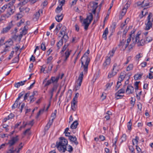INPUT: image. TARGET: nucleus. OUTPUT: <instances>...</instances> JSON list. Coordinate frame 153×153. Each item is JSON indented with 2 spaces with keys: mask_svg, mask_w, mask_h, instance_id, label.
Wrapping results in <instances>:
<instances>
[{
  "mask_svg": "<svg viewBox=\"0 0 153 153\" xmlns=\"http://www.w3.org/2000/svg\"><path fill=\"white\" fill-rule=\"evenodd\" d=\"M59 140V142H56V146L60 152H65L67 150L66 146L68 145V141L63 137H60Z\"/></svg>",
  "mask_w": 153,
  "mask_h": 153,
  "instance_id": "obj_1",
  "label": "nucleus"
},
{
  "mask_svg": "<svg viewBox=\"0 0 153 153\" xmlns=\"http://www.w3.org/2000/svg\"><path fill=\"white\" fill-rule=\"evenodd\" d=\"M115 51V50L113 49L112 51H110L109 53V56L106 57L105 60L103 65V68L104 69H106L110 64L111 61L110 57L113 56Z\"/></svg>",
  "mask_w": 153,
  "mask_h": 153,
  "instance_id": "obj_2",
  "label": "nucleus"
},
{
  "mask_svg": "<svg viewBox=\"0 0 153 153\" xmlns=\"http://www.w3.org/2000/svg\"><path fill=\"white\" fill-rule=\"evenodd\" d=\"M93 19V16L92 13H89V15L87 16L83 21V24L84 25V29L87 30L89 26L91 23Z\"/></svg>",
  "mask_w": 153,
  "mask_h": 153,
  "instance_id": "obj_3",
  "label": "nucleus"
},
{
  "mask_svg": "<svg viewBox=\"0 0 153 153\" xmlns=\"http://www.w3.org/2000/svg\"><path fill=\"white\" fill-rule=\"evenodd\" d=\"M10 3V2L8 4V6L7 9V13L4 14L3 16H4L7 17V18H8L13 14L15 10V6L13 5V4L11 5Z\"/></svg>",
  "mask_w": 153,
  "mask_h": 153,
  "instance_id": "obj_4",
  "label": "nucleus"
},
{
  "mask_svg": "<svg viewBox=\"0 0 153 153\" xmlns=\"http://www.w3.org/2000/svg\"><path fill=\"white\" fill-rule=\"evenodd\" d=\"M119 66L116 63L114 64L113 68L111 73H109L108 76V78H111L117 74L119 70Z\"/></svg>",
  "mask_w": 153,
  "mask_h": 153,
  "instance_id": "obj_5",
  "label": "nucleus"
},
{
  "mask_svg": "<svg viewBox=\"0 0 153 153\" xmlns=\"http://www.w3.org/2000/svg\"><path fill=\"white\" fill-rule=\"evenodd\" d=\"M83 77V72H81L79 75V77L78 80L77 85L75 86L76 91L79 90L81 85L82 82V79Z\"/></svg>",
  "mask_w": 153,
  "mask_h": 153,
  "instance_id": "obj_6",
  "label": "nucleus"
},
{
  "mask_svg": "<svg viewBox=\"0 0 153 153\" xmlns=\"http://www.w3.org/2000/svg\"><path fill=\"white\" fill-rule=\"evenodd\" d=\"M19 140L18 136L17 135L15 137H13L10 140H9L8 142L6 144V145L9 144V147H11L13 146Z\"/></svg>",
  "mask_w": 153,
  "mask_h": 153,
  "instance_id": "obj_7",
  "label": "nucleus"
},
{
  "mask_svg": "<svg viewBox=\"0 0 153 153\" xmlns=\"http://www.w3.org/2000/svg\"><path fill=\"white\" fill-rule=\"evenodd\" d=\"M13 26V25L12 23V21H11L10 23H9L8 26L6 27L3 28L1 32V33H7L9 31L11 27Z\"/></svg>",
  "mask_w": 153,
  "mask_h": 153,
  "instance_id": "obj_8",
  "label": "nucleus"
},
{
  "mask_svg": "<svg viewBox=\"0 0 153 153\" xmlns=\"http://www.w3.org/2000/svg\"><path fill=\"white\" fill-rule=\"evenodd\" d=\"M77 101L75 100L74 98H73L72 101L71 102V109L73 111L76 110L77 108Z\"/></svg>",
  "mask_w": 153,
  "mask_h": 153,
  "instance_id": "obj_9",
  "label": "nucleus"
},
{
  "mask_svg": "<svg viewBox=\"0 0 153 153\" xmlns=\"http://www.w3.org/2000/svg\"><path fill=\"white\" fill-rule=\"evenodd\" d=\"M68 139L71 142L74 143L76 146H77L78 144L77 138L75 136L73 137L72 136L70 135L68 136Z\"/></svg>",
  "mask_w": 153,
  "mask_h": 153,
  "instance_id": "obj_10",
  "label": "nucleus"
},
{
  "mask_svg": "<svg viewBox=\"0 0 153 153\" xmlns=\"http://www.w3.org/2000/svg\"><path fill=\"white\" fill-rule=\"evenodd\" d=\"M134 91L133 87L130 85H128L126 90V92L129 94H132Z\"/></svg>",
  "mask_w": 153,
  "mask_h": 153,
  "instance_id": "obj_11",
  "label": "nucleus"
},
{
  "mask_svg": "<svg viewBox=\"0 0 153 153\" xmlns=\"http://www.w3.org/2000/svg\"><path fill=\"white\" fill-rule=\"evenodd\" d=\"M126 77V73L124 71L122 72L120 74V76H119L118 80L119 82H121Z\"/></svg>",
  "mask_w": 153,
  "mask_h": 153,
  "instance_id": "obj_12",
  "label": "nucleus"
},
{
  "mask_svg": "<svg viewBox=\"0 0 153 153\" xmlns=\"http://www.w3.org/2000/svg\"><path fill=\"white\" fill-rule=\"evenodd\" d=\"M90 62H85L84 65L82 66L83 68V72L85 74H87L88 71V65Z\"/></svg>",
  "mask_w": 153,
  "mask_h": 153,
  "instance_id": "obj_13",
  "label": "nucleus"
},
{
  "mask_svg": "<svg viewBox=\"0 0 153 153\" xmlns=\"http://www.w3.org/2000/svg\"><path fill=\"white\" fill-rule=\"evenodd\" d=\"M59 86V84L58 83H54L53 84V86L51 90L50 91L49 93L50 94H53V93L54 91H56Z\"/></svg>",
  "mask_w": 153,
  "mask_h": 153,
  "instance_id": "obj_14",
  "label": "nucleus"
},
{
  "mask_svg": "<svg viewBox=\"0 0 153 153\" xmlns=\"http://www.w3.org/2000/svg\"><path fill=\"white\" fill-rule=\"evenodd\" d=\"M71 52V50H69V49L68 48L65 53V59L64 60V61L65 62L70 56Z\"/></svg>",
  "mask_w": 153,
  "mask_h": 153,
  "instance_id": "obj_15",
  "label": "nucleus"
},
{
  "mask_svg": "<svg viewBox=\"0 0 153 153\" xmlns=\"http://www.w3.org/2000/svg\"><path fill=\"white\" fill-rule=\"evenodd\" d=\"M146 27L145 30H149L152 27V23L151 22H148L146 24Z\"/></svg>",
  "mask_w": 153,
  "mask_h": 153,
  "instance_id": "obj_16",
  "label": "nucleus"
},
{
  "mask_svg": "<svg viewBox=\"0 0 153 153\" xmlns=\"http://www.w3.org/2000/svg\"><path fill=\"white\" fill-rule=\"evenodd\" d=\"M59 76L55 77H52L51 78V82L53 83H57L59 79Z\"/></svg>",
  "mask_w": 153,
  "mask_h": 153,
  "instance_id": "obj_17",
  "label": "nucleus"
},
{
  "mask_svg": "<svg viewBox=\"0 0 153 153\" xmlns=\"http://www.w3.org/2000/svg\"><path fill=\"white\" fill-rule=\"evenodd\" d=\"M79 123L78 122L77 120L75 121L71 124V128L72 129H76Z\"/></svg>",
  "mask_w": 153,
  "mask_h": 153,
  "instance_id": "obj_18",
  "label": "nucleus"
},
{
  "mask_svg": "<svg viewBox=\"0 0 153 153\" xmlns=\"http://www.w3.org/2000/svg\"><path fill=\"white\" fill-rule=\"evenodd\" d=\"M88 55L86 54V53H85L83 56L81 58V59L84 58L85 60V62H90V58L88 57Z\"/></svg>",
  "mask_w": 153,
  "mask_h": 153,
  "instance_id": "obj_19",
  "label": "nucleus"
},
{
  "mask_svg": "<svg viewBox=\"0 0 153 153\" xmlns=\"http://www.w3.org/2000/svg\"><path fill=\"white\" fill-rule=\"evenodd\" d=\"M142 3H143V7L149 6L152 4V3L149 2V0H144L142 1Z\"/></svg>",
  "mask_w": 153,
  "mask_h": 153,
  "instance_id": "obj_20",
  "label": "nucleus"
},
{
  "mask_svg": "<svg viewBox=\"0 0 153 153\" xmlns=\"http://www.w3.org/2000/svg\"><path fill=\"white\" fill-rule=\"evenodd\" d=\"M30 1V0H23L20 1V2L18 4L19 6L20 5H24L26 4L28 1Z\"/></svg>",
  "mask_w": 153,
  "mask_h": 153,
  "instance_id": "obj_21",
  "label": "nucleus"
},
{
  "mask_svg": "<svg viewBox=\"0 0 153 153\" xmlns=\"http://www.w3.org/2000/svg\"><path fill=\"white\" fill-rule=\"evenodd\" d=\"M63 18V16H62V14L60 15H57L55 17V19L56 21L59 22L62 21Z\"/></svg>",
  "mask_w": 153,
  "mask_h": 153,
  "instance_id": "obj_22",
  "label": "nucleus"
},
{
  "mask_svg": "<svg viewBox=\"0 0 153 153\" xmlns=\"http://www.w3.org/2000/svg\"><path fill=\"white\" fill-rule=\"evenodd\" d=\"M143 74H136L134 76V78L135 80L140 79L142 77Z\"/></svg>",
  "mask_w": 153,
  "mask_h": 153,
  "instance_id": "obj_23",
  "label": "nucleus"
},
{
  "mask_svg": "<svg viewBox=\"0 0 153 153\" xmlns=\"http://www.w3.org/2000/svg\"><path fill=\"white\" fill-rule=\"evenodd\" d=\"M145 43H146V41L144 39H142L139 42H138V46H143L144 45Z\"/></svg>",
  "mask_w": 153,
  "mask_h": 153,
  "instance_id": "obj_24",
  "label": "nucleus"
},
{
  "mask_svg": "<svg viewBox=\"0 0 153 153\" xmlns=\"http://www.w3.org/2000/svg\"><path fill=\"white\" fill-rule=\"evenodd\" d=\"M55 119V118H53L51 120H49V122L48 123L46 126V127L48 128H48L50 127L52 125V124L53 121V120Z\"/></svg>",
  "mask_w": 153,
  "mask_h": 153,
  "instance_id": "obj_25",
  "label": "nucleus"
},
{
  "mask_svg": "<svg viewBox=\"0 0 153 153\" xmlns=\"http://www.w3.org/2000/svg\"><path fill=\"white\" fill-rule=\"evenodd\" d=\"M63 42L62 39H61L57 43L56 46L58 49L60 48V47L63 45Z\"/></svg>",
  "mask_w": 153,
  "mask_h": 153,
  "instance_id": "obj_26",
  "label": "nucleus"
},
{
  "mask_svg": "<svg viewBox=\"0 0 153 153\" xmlns=\"http://www.w3.org/2000/svg\"><path fill=\"white\" fill-rule=\"evenodd\" d=\"M40 10L36 12L35 14H34V18L36 19H38L40 16V13H39Z\"/></svg>",
  "mask_w": 153,
  "mask_h": 153,
  "instance_id": "obj_27",
  "label": "nucleus"
},
{
  "mask_svg": "<svg viewBox=\"0 0 153 153\" xmlns=\"http://www.w3.org/2000/svg\"><path fill=\"white\" fill-rule=\"evenodd\" d=\"M68 39V36L67 33H66L64 34L61 39H62V40L63 39L65 41V42H66Z\"/></svg>",
  "mask_w": 153,
  "mask_h": 153,
  "instance_id": "obj_28",
  "label": "nucleus"
},
{
  "mask_svg": "<svg viewBox=\"0 0 153 153\" xmlns=\"http://www.w3.org/2000/svg\"><path fill=\"white\" fill-rule=\"evenodd\" d=\"M126 42V39H122L120 41V42L118 46H122L123 47L124 46L125 43Z\"/></svg>",
  "mask_w": 153,
  "mask_h": 153,
  "instance_id": "obj_29",
  "label": "nucleus"
},
{
  "mask_svg": "<svg viewBox=\"0 0 153 153\" xmlns=\"http://www.w3.org/2000/svg\"><path fill=\"white\" fill-rule=\"evenodd\" d=\"M18 100H17L15 101V102L12 106V108L13 109H15L17 108L18 106Z\"/></svg>",
  "mask_w": 153,
  "mask_h": 153,
  "instance_id": "obj_30",
  "label": "nucleus"
},
{
  "mask_svg": "<svg viewBox=\"0 0 153 153\" xmlns=\"http://www.w3.org/2000/svg\"><path fill=\"white\" fill-rule=\"evenodd\" d=\"M53 67V65L51 64H49L48 68V69L47 71L46 72L48 73L50 72L51 70Z\"/></svg>",
  "mask_w": 153,
  "mask_h": 153,
  "instance_id": "obj_31",
  "label": "nucleus"
},
{
  "mask_svg": "<svg viewBox=\"0 0 153 153\" xmlns=\"http://www.w3.org/2000/svg\"><path fill=\"white\" fill-rule=\"evenodd\" d=\"M20 53H19L17 56L13 60V62L16 63L18 62L19 60V56Z\"/></svg>",
  "mask_w": 153,
  "mask_h": 153,
  "instance_id": "obj_32",
  "label": "nucleus"
},
{
  "mask_svg": "<svg viewBox=\"0 0 153 153\" xmlns=\"http://www.w3.org/2000/svg\"><path fill=\"white\" fill-rule=\"evenodd\" d=\"M62 10V5L60 6V7L58 6L56 10V12L57 13H59L60 11Z\"/></svg>",
  "mask_w": 153,
  "mask_h": 153,
  "instance_id": "obj_33",
  "label": "nucleus"
},
{
  "mask_svg": "<svg viewBox=\"0 0 153 153\" xmlns=\"http://www.w3.org/2000/svg\"><path fill=\"white\" fill-rule=\"evenodd\" d=\"M15 16L17 20H18L21 18L23 16L20 13H18Z\"/></svg>",
  "mask_w": 153,
  "mask_h": 153,
  "instance_id": "obj_34",
  "label": "nucleus"
},
{
  "mask_svg": "<svg viewBox=\"0 0 153 153\" xmlns=\"http://www.w3.org/2000/svg\"><path fill=\"white\" fill-rule=\"evenodd\" d=\"M133 68V65L131 64H129L126 68V71H130L132 70Z\"/></svg>",
  "mask_w": 153,
  "mask_h": 153,
  "instance_id": "obj_35",
  "label": "nucleus"
},
{
  "mask_svg": "<svg viewBox=\"0 0 153 153\" xmlns=\"http://www.w3.org/2000/svg\"><path fill=\"white\" fill-rule=\"evenodd\" d=\"M125 87H124V88H122L121 89L119 90L116 93H117L116 94H121L122 93H124L125 91Z\"/></svg>",
  "mask_w": 153,
  "mask_h": 153,
  "instance_id": "obj_36",
  "label": "nucleus"
},
{
  "mask_svg": "<svg viewBox=\"0 0 153 153\" xmlns=\"http://www.w3.org/2000/svg\"><path fill=\"white\" fill-rule=\"evenodd\" d=\"M62 27V24L61 23H59L56 26L55 30L59 31L61 27Z\"/></svg>",
  "mask_w": 153,
  "mask_h": 153,
  "instance_id": "obj_37",
  "label": "nucleus"
},
{
  "mask_svg": "<svg viewBox=\"0 0 153 153\" xmlns=\"http://www.w3.org/2000/svg\"><path fill=\"white\" fill-rule=\"evenodd\" d=\"M41 48L43 51H45L46 49V47L45 46V43L42 42L41 45Z\"/></svg>",
  "mask_w": 153,
  "mask_h": 153,
  "instance_id": "obj_38",
  "label": "nucleus"
},
{
  "mask_svg": "<svg viewBox=\"0 0 153 153\" xmlns=\"http://www.w3.org/2000/svg\"><path fill=\"white\" fill-rule=\"evenodd\" d=\"M68 149H67L66 150L68 151L70 153L72 152L73 150V148L72 147V146L70 145H69L68 146Z\"/></svg>",
  "mask_w": 153,
  "mask_h": 153,
  "instance_id": "obj_39",
  "label": "nucleus"
},
{
  "mask_svg": "<svg viewBox=\"0 0 153 153\" xmlns=\"http://www.w3.org/2000/svg\"><path fill=\"white\" fill-rule=\"evenodd\" d=\"M44 109L43 108V109H41V110H40L38 112V113L37 114V115L36 116V118H38V117H39V116L40 115V114H41V113H42L44 111Z\"/></svg>",
  "mask_w": 153,
  "mask_h": 153,
  "instance_id": "obj_40",
  "label": "nucleus"
},
{
  "mask_svg": "<svg viewBox=\"0 0 153 153\" xmlns=\"http://www.w3.org/2000/svg\"><path fill=\"white\" fill-rule=\"evenodd\" d=\"M146 42H147V43L149 42L152 40V37L150 36H148L147 37H146Z\"/></svg>",
  "mask_w": 153,
  "mask_h": 153,
  "instance_id": "obj_41",
  "label": "nucleus"
},
{
  "mask_svg": "<svg viewBox=\"0 0 153 153\" xmlns=\"http://www.w3.org/2000/svg\"><path fill=\"white\" fill-rule=\"evenodd\" d=\"M27 29H26V27L25 26L24 27V28H23V30H22V31L21 32H22V33L24 35H25L27 33Z\"/></svg>",
  "mask_w": 153,
  "mask_h": 153,
  "instance_id": "obj_42",
  "label": "nucleus"
},
{
  "mask_svg": "<svg viewBox=\"0 0 153 153\" xmlns=\"http://www.w3.org/2000/svg\"><path fill=\"white\" fill-rule=\"evenodd\" d=\"M68 45H64V46L62 48V51L60 52V53H63L65 50H66L67 49V48L68 47Z\"/></svg>",
  "mask_w": 153,
  "mask_h": 153,
  "instance_id": "obj_43",
  "label": "nucleus"
},
{
  "mask_svg": "<svg viewBox=\"0 0 153 153\" xmlns=\"http://www.w3.org/2000/svg\"><path fill=\"white\" fill-rule=\"evenodd\" d=\"M30 128H28L26 129L23 133V134L24 135H25L26 134H27L28 135H30Z\"/></svg>",
  "mask_w": 153,
  "mask_h": 153,
  "instance_id": "obj_44",
  "label": "nucleus"
},
{
  "mask_svg": "<svg viewBox=\"0 0 153 153\" xmlns=\"http://www.w3.org/2000/svg\"><path fill=\"white\" fill-rule=\"evenodd\" d=\"M114 140H115V141H114V143H113V144L112 146H113V147H114L115 149L116 150V147H117V146L116 145V143L117 142V137H116L114 138Z\"/></svg>",
  "mask_w": 153,
  "mask_h": 153,
  "instance_id": "obj_45",
  "label": "nucleus"
},
{
  "mask_svg": "<svg viewBox=\"0 0 153 153\" xmlns=\"http://www.w3.org/2000/svg\"><path fill=\"white\" fill-rule=\"evenodd\" d=\"M66 27L65 26H63L62 27V29H61V30L60 31L63 32V33L64 34L66 33Z\"/></svg>",
  "mask_w": 153,
  "mask_h": 153,
  "instance_id": "obj_46",
  "label": "nucleus"
},
{
  "mask_svg": "<svg viewBox=\"0 0 153 153\" xmlns=\"http://www.w3.org/2000/svg\"><path fill=\"white\" fill-rule=\"evenodd\" d=\"M132 123L131 122V120L128 123L127 127L128 130H131Z\"/></svg>",
  "mask_w": 153,
  "mask_h": 153,
  "instance_id": "obj_47",
  "label": "nucleus"
},
{
  "mask_svg": "<svg viewBox=\"0 0 153 153\" xmlns=\"http://www.w3.org/2000/svg\"><path fill=\"white\" fill-rule=\"evenodd\" d=\"M24 93H25V92H23V91L19 93V94L18 97L17 99L16 100H19L20 99V98L21 97H22Z\"/></svg>",
  "mask_w": 153,
  "mask_h": 153,
  "instance_id": "obj_48",
  "label": "nucleus"
},
{
  "mask_svg": "<svg viewBox=\"0 0 153 153\" xmlns=\"http://www.w3.org/2000/svg\"><path fill=\"white\" fill-rule=\"evenodd\" d=\"M121 82H119V81L118 80L117 82V84L115 87L116 90H117L120 87V85H121V84H119V83H121Z\"/></svg>",
  "mask_w": 153,
  "mask_h": 153,
  "instance_id": "obj_49",
  "label": "nucleus"
},
{
  "mask_svg": "<svg viewBox=\"0 0 153 153\" xmlns=\"http://www.w3.org/2000/svg\"><path fill=\"white\" fill-rule=\"evenodd\" d=\"M117 93H116L115 94V95L116 96V99L117 100H118L120 99H121L122 98V97L123 96H122L121 95H119L120 94H116Z\"/></svg>",
  "mask_w": 153,
  "mask_h": 153,
  "instance_id": "obj_50",
  "label": "nucleus"
},
{
  "mask_svg": "<svg viewBox=\"0 0 153 153\" xmlns=\"http://www.w3.org/2000/svg\"><path fill=\"white\" fill-rule=\"evenodd\" d=\"M128 148H129V149L130 151H131V153H135L134 152V149L132 146H129Z\"/></svg>",
  "mask_w": 153,
  "mask_h": 153,
  "instance_id": "obj_51",
  "label": "nucleus"
},
{
  "mask_svg": "<svg viewBox=\"0 0 153 153\" xmlns=\"http://www.w3.org/2000/svg\"><path fill=\"white\" fill-rule=\"evenodd\" d=\"M139 140V137L138 136H136L135 137V139H134L132 140V143L133 145H134V143L133 140H134L136 142V143L137 144L138 143V140Z\"/></svg>",
  "mask_w": 153,
  "mask_h": 153,
  "instance_id": "obj_52",
  "label": "nucleus"
},
{
  "mask_svg": "<svg viewBox=\"0 0 153 153\" xmlns=\"http://www.w3.org/2000/svg\"><path fill=\"white\" fill-rule=\"evenodd\" d=\"M52 82H51V79L48 80L47 81V83L45 85V87L46 86H47L48 85H49Z\"/></svg>",
  "mask_w": 153,
  "mask_h": 153,
  "instance_id": "obj_53",
  "label": "nucleus"
},
{
  "mask_svg": "<svg viewBox=\"0 0 153 153\" xmlns=\"http://www.w3.org/2000/svg\"><path fill=\"white\" fill-rule=\"evenodd\" d=\"M30 103L33 102L36 99V98L30 96Z\"/></svg>",
  "mask_w": 153,
  "mask_h": 153,
  "instance_id": "obj_54",
  "label": "nucleus"
},
{
  "mask_svg": "<svg viewBox=\"0 0 153 153\" xmlns=\"http://www.w3.org/2000/svg\"><path fill=\"white\" fill-rule=\"evenodd\" d=\"M126 10H125V8H123L122 9V12L120 13V14L122 16H124L126 14Z\"/></svg>",
  "mask_w": 153,
  "mask_h": 153,
  "instance_id": "obj_55",
  "label": "nucleus"
},
{
  "mask_svg": "<svg viewBox=\"0 0 153 153\" xmlns=\"http://www.w3.org/2000/svg\"><path fill=\"white\" fill-rule=\"evenodd\" d=\"M60 0H59V5H62V6L64 4L65 1V0H62L61 1H60Z\"/></svg>",
  "mask_w": 153,
  "mask_h": 153,
  "instance_id": "obj_56",
  "label": "nucleus"
},
{
  "mask_svg": "<svg viewBox=\"0 0 153 153\" xmlns=\"http://www.w3.org/2000/svg\"><path fill=\"white\" fill-rule=\"evenodd\" d=\"M8 6V4L4 5L1 8V9L3 10V11L4 12L6 9L7 8Z\"/></svg>",
  "mask_w": 153,
  "mask_h": 153,
  "instance_id": "obj_57",
  "label": "nucleus"
},
{
  "mask_svg": "<svg viewBox=\"0 0 153 153\" xmlns=\"http://www.w3.org/2000/svg\"><path fill=\"white\" fill-rule=\"evenodd\" d=\"M18 37V35H16V33H15L12 36V38L16 40Z\"/></svg>",
  "mask_w": 153,
  "mask_h": 153,
  "instance_id": "obj_58",
  "label": "nucleus"
},
{
  "mask_svg": "<svg viewBox=\"0 0 153 153\" xmlns=\"http://www.w3.org/2000/svg\"><path fill=\"white\" fill-rule=\"evenodd\" d=\"M131 100L130 103L131 104H132L133 105H134L135 102V99H133L132 97L131 98Z\"/></svg>",
  "mask_w": 153,
  "mask_h": 153,
  "instance_id": "obj_59",
  "label": "nucleus"
},
{
  "mask_svg": "<svg viewBox=\"0 0 153 153\" xmlns=\"http://www.w3.org/2000/svg\"><path fill=\"white\" fill-rule=\"evenodd\" d=\"M93 3V5L92 6L93 8H97L98 7V3L94 2Z\"/></svg>",
  "mask_w": 153,
  "mask_h": 153,
  "instance_id": "obj_60",
  "label": "nucleus"
},
{
  "mask_svg": "<svg viewBox=\"0 0 153 153\" xmlns=\"http://www.w3.org/2000/svg\"><path fill=\"white\" fill-rule=\"evenodd\" d=\"M14 53V51H12L11 52L10 54L9 57L8 59L10 60L13 56V54Z\"/></svg>",
  "mask_w": 153,
  "mask_h": 153,
  "instance_id": "obj_61",
  "label": "nucleus"
},
{
  "mask_svg": "<svg viewBox=\"0 0 153 153\" xmlns=\"http://www.w3.org/2000/svg\"><path fill=\"white\" fill-rule=\"evenodd\" d=\"M152 13H149L148 16L147 17V19L148 22H151L150 20L151 17H152Z\"/></svg>",
  "mask_w": 153,
  "mask_h": 153,
  "instance_id": "obj_62",
  "label": "nucleus"
},
{
  "mask_svg": "<svg viewBox=\"0 0 153 153\" xmlns=\"http://www.w3.org/2000/svg\"><path fill=\"white\" fill-rule=\"evenodd\" d=\"M8 117H9V119H12L14 117V115L13 114L11 113L8 116Z\"/></svg>",
  "mask_w": 153,
  "mask_h": 153,
  "instance_id": "obj_63",
  "label": "nucleus"
},
{
  "mask_svg": "<svg viewBox=\"0 0 153 153\" xmlns=\"http://www.w3.org/2000/svg\"><path fill=\"white\" fill-rule=\"evenodd\" d=\"M53 57L52 56H50L47 59V63L48 64L52 60Z\"/></svg>",
  "mask_w": 153,
  "mask_h": 153,
  "instance_id": "obj_64",
  "label": "nucleus"
}]
</instances>
